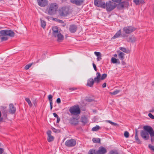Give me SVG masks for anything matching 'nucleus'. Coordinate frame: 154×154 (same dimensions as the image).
Returning a JSON list of instances; mask_svg holds the SVG:
<instances>
[{
    "instance_id": "nucleus-42",
    "label": "nucleus",
    "mask_w": 154,
    "mask_h": 154,
    "mask_svg": "<svg viewBox=\"0 0 154 154\" xmlns=\"http://www.w3.org/2000/svg\"><path fill=\"white\" fill-rule=\"evenodd\" d=\"M94 53V54L97 56V57H98V56H99L100 55H101V53L100 52H96V51H95Z\"/></svg>"
},
{
    "instance_id": "nucleus-47",
    "label": "nucleus",
    "mask_w": 154,
    "mask_h": 154,
    "mask_svg": "<svg viewBox=\"0 0 154 154\" xmlns=\"http://www.w3.org/2000/svg\"><path fill=\"white\" fill-rule=\"evenodd\" d=\"M114 2L119 3L121 1V0H112Z\"/></svg>"
},
{
    "instance_id": "nucleus-21",
    "label": "nucleus",
    "mask_w": 154,
    "mask_h": 154,
    "mask_svg": "<svg viewBox=\"0 0 154 154\" xmlns=\"http://www.w3.org/2000/svg\"><path fill=\"white\" fill-rule=\"evenodd\" d=\"M10 112L11 114L14 113L16 111V108L15 107L13 104H11L9 106Z\"/></svg>"
},
{
    "instance_id": "nucleus-7",
    "label": "nucleus",
    "mask_w": 154,
    "mask_h": 154,
    "mask_svg": "<svg viewBox=\"0 0 154 154\" xmlns=\"http://www.w3.org/2000/svg\"><path fill=\"white\" fill-rule=\"evenodd\" d=\"M76 144V142L74 139L71 138L70 140H67L65 143V145L68 147H72L74 146Z\"/></svg>"
},
{
    "instance_id": "nucleus-22",
    "label": "nucleus",
    "mask_w": 154,
    "mask_h": 154,
    "mask_svg": "<svg viewBox=\"0 0 154 154\" xmlns=\"http://www.w3.org/2000/svg\"><path fill=\"white\" fill-rule=\"evenodd\" d=\"M121 35V30H119L115 34V35L111 39H113L118 38Z\"/></svg>"
},
{
    "instance_id": "nucleus-11",
    "label": "nucleus",
    "mask_w": 154,
    "mask_h": 154,
    "mask_svg": "<svg viewBox=\"0 0 154 154\" xmlns=\"http://www.w3.org/2000/svg\"><path fill=\"white\" fill-rule=\"evenodd\" d=\"M37 2L38 5L41 7H45L48 4L47 0H37Z\"/></svg>"
},
{
    "instance_id": "nucleus-23",
    "label": "nucleus",
    "mask_w": 154,
    "mask_h": 154,
    "mask_svg": "<svg viewBox=\"0 0 154 154\" xmlns=\"http://www.w3.org/2000/svg\"><path fill=\"white\" fill-rule=\"evenodd\" d=\"M111 62L113 63L120 64V62L119 59H116L115 58L112 57L111 59Z\"/></svg>"
},
{
    "instance_id": "nucleus-60",
    "label": "nucleus",
    "mask_w": 154,
    "mask_h": 154,
    "mask_svg": "<svg viewBox=\"0 0 154 154\" xmlns=\"http://www.w3.org/2000/svg\"><path fill=\"white\" fill-rule=\"evenodd\" d=\"M118 124L116 123L113 122L112 125H114V126H116L118 125Z\"/></svg>"
},
{
    "instance_id": "nucleus-24",
    "label": "nucleus",
    "mask_w": 154,
    "mask_h": 154,
    "mask_svg": "<svg viewBox=\"0 0 154 154\" xmlns=\"http://www.w3.org/2000/svg\"><path fill=\"white\" fill-rule=\"evenodd\" d=\"M133 1L137 5L144 3V0H133Z\"/></svg>"
},
{
    "instance_id": "nucleus-14",
    "label": "nucleus",
    "mask_w": 154,
    "mask_h": 154,
    "mask_svg": "<svg viewBox=\"0 0 154 154\" xmlns=\"http://www.w3.org/2000/svg\"><path fill=\"white\" fill-rule=\"evenodd\" d=\"M51 130H49L47 132V134L48 136L47 139L48 142H51L54 140V137L51 135Z\"/></svg>"
},
{
    "instance_id": "nucleus-48",
    "label": "nucleus",
    "mask_w": 154,
    "mask_h": 154,
    "mask_svg": "<svg viewBox=\"0 0 154 154\" xmlns=\"http://www.w3.org/2000/svg\"><path fill=\"white\" fill-rule=\"evenodd\" d=\"M77 89V88H69V89L71 91H73L76 90Z\"/></svg>"
},
{
    "instance_id": "nucleus-51",
    "label": "nucleus",
    "mask_w": 154,
    "mask_h": 154,
    "mask_svg": "<svg viewBox=\"0 0 154 154\" xmlns=\"http://www.w3.org/2000/svg\"><path fill=\"white\" fill-rule=\"evenodd\" d=\"M53 116H54L55 117H56L57 118L59 117L58 116L56 113H53Z\"/></svg>"
},
{
    "instance_id": "nucleus-25",
    "label": "nucleus",
    "mask_w": 154,
    "mask_h": 154,
    "mask_svg": "<svg viewBox=\"0 0 154 154\" xmlns=\"http://www.w3.org/2000/svg\"><path fill=\"white\" fill-rule=\"evenodd\" d=\"M125 54L122 52H120L118 55L119 59L122 60H123L125 58L124 55Z\"/></svg>"
},
{
    "instance_id": "nucleus-4",
    "label": "nucleus",
    "mask_w": 154,
    "mask_h": 154,
    "mask_svg": "<svg viewBox=\"0 0 154 154\" xmlns=\"http://www.w3.org/2000/svg\"><path fill=\"white\" fill-rule=\"evenodd\" d=\"M69 9V6H65L60 8L58 11L59 15L61 17H67L70 13Z\"/></svg>"
},
{
    "instance_id": "nucleus-36",
    "label": "nucleus",
    "mask_w": 154,
    "mask_h": 154,
    "mask_svg": "<svg viewBox=\"0 0 154 154\" xmlns=\"http://www.w3.org/2000/svg\"><path fill=\"white\" fill-rule=\"evenodd\" d=\"M48 100L49 101L50 103L52 102V98L53 97H52V95L51 94H50L48 96Z\"/></svg>"
},
{
    "instance_id": "nucleus-28",
    "label": "nucleus",
    "mask_w": 154,
    "mask_h": 154,
    "mask_svg": "<svg viewBox=\"0 0 154 154\" xmlns=\"http://www.w3.org/2000/svg\"><path fill=\"white\" fill-rule=\"evenodd\" d=\"M136 41V38L134 36H132L129 37L128 41L133 43L135 42Z\"/></svg>"
},
{
    "instance_id": "nucleus-63",
    "label": "nucleus",
    "mask_w": 154,
    "mask_h": 154,
    "mask_svg": "<svg viewBox=\"0 0 154 154\" xmlns=\"http://www.w3.org/2000/svg\"><path fill=\"white\" fill-rule=\"evenodd\" d=\"M1 116H2V114H1V112L0 111V118H1Z\"/></svg>"
},
{
    "instance_id": "nucleus-58",
    "label": "nucleus",
    "mask_w": 154,
    "mask_h": 154,
    "mask_svg": "<svg viewBox=\"0 0 154 154\" xmlns=\"http://www.w3.org/2000/svg\"><path fill=\"white\" fill-rule=\"evenodd\" d=\"M137 132H138V131H137V129H136L135 130V136H138L137 135Z\"/></svg>"
},
{
    "instance_id": "nucleus-45",
    "label": "nucleus",
    "mask_w": 154,
    "mask_h": 154,
    "mask_svg": "<svg viewBox=\"0 0 154 154\" xmlns=\"http://www.w3.org/2000/svg\"><path fill=\"white\" fill-rule=\"evenodd\" d=\"M86 100L88 102H91L94 101V99L91 98H88L86 99Z\"/></svg>"
},
{
    "instance_id": "nucleus-32",
    "label": "nucleus",
    "mask_w": 154,
    "mask_h": 154,
    "mask_svg": "<svg viewBox=\"0 0 154 154\" xmlns=\"http://www.w3.org/2000/svg\"><path fill=\"white\" fill-rule=\"evenodd\" d=\"M119 50H121L123 52H124L126 53H128V51H127L126 50V48H125L121 47L119 48Z\"/></svg>"
},
{
    "instance_id": "nucleus-59",
    "label": "nucleus",
    "mask_w": 154,
    "mask_h": 154,
    "mask_svg": "<svg viewBox=\"0 0 154 154\" xmlns=\"http://www.w3.org/2000/svg\"><path fill=\"white\" fill-rule=\"evenodd\" d=\"M59 22L60 23H63V21L61 20H59Z\"/></svg>"
},
{
    "instance_id": "nucleus-15",
    "label": "nucleus",
    "mask_w": 154,
    "mask_h": 154,
    "mask_svg": "<svg viewBox=\"0 0 154 154\" xmlns=\"http://www.w3.org/2000/svg\"><path fill=\"white\" fill-rule=\"evenodd\" d=\"M96 75L97 76L94 78L93 80L94 82L98 84L99 83L100 80H101L100 79L101 74L100 72H97L96 73Z\"/></svg>"
},
{
    "instance_id": "nucleus-35",
    "label": "nucleus",
    "mask_w": 154,
    "mask_h": 154,
    "mask_svg": "<svg viewBox=\"0 0 154 154\" xmlns=\"http://www.w3.org/2000/svg\"><path fill=\"white\" fill-rule=\"evenodd\" d=\"M107 74L104 73L102 75V76L100 77V79L101 80H103L105 79L107 77Z\"/></svg>"
},
{
    "instance_id": "nucleus-2",
    "label": "nucleus",
    "mask_w": 154,
    "mask_h": 154,
    "mask_svg": "<svg viewBox=\"0 0 154 154\" xmlns=\"http://www.w3.org/2000/svg\"><path fill=\"white\" fill-rule=\"evenodd\" d=\"M0 37L2 42L7 40L8 38L6 36L13 37L15 34L14 32L11 30H3L0 31Z\"/></svg>"
},
{
    "instance_id": "nucleus-13",
    "label": "nucleus",
    "mask_w": 154,
    "mask_h": 154,
    "mask_svg": "<svg viewBox=\"0 0 154 154\" xmlns=\"http://www.w3.org/2000/svg\"><path fill=\"white\" fill-rule=\"evenodd\" d=\"M77 29V26L74 24H72L69 26V30L70 32L72 33L75 32Z\"/></svg>"
},
{
    "instance_id": "nucleus-37",
    "label": "nucleus",
    "mask_w": 154,
    "mask_h": 154,
    "mask_svg": "<svg viewBox=\"0 0 154 154\" xmlns=\"http://www.w3.org/2000/svg\"><path fill=\"white\" fill-rule=\"evenodd\" d=\"M120 91L119 90H116L113 92L111 93L110 94L112 95H116L118 94Z\"/></svg>"
},
{
    "instance_id": "nucleus-57",
    "label": "nucleus",
    "mask_w": 154,
    "mask_h": 154,
    "mask_svg": "<svg viewBox=\"0 0 154 154\" xmlns=\"http://www.w3.org/2000/svg\"><path fill=\"white\" fill-rule=\"evenodd\" d=\"M149 112H154V107H153L151 110L149 111Z\"/></svg>"
},
{
    "instance_id": "nucleus-43",
    "label": "nucleus",
    "mask_w": 154,
    "mask_h": 154,
    "mask_svg": "<svg viewBox=\"0 0 154 154\" xmlns=\"http://www.w3.org/2000/svg\"><path fill=\"white\" fill-rule=\"evenodd\" d=\"M109 154H118L117 151H112Z\"/></svg>"
},
{
    "instance_id": "nucleus-30",
    "label": "nucleus",
    "mask_w": 154,
    "mask_h": 154,
    "mask_svg": "<svg viewBox=\"0 0 154 154\" xmlns=\"http://www.w3.org/2000/svg\"><path fill=\"white\" fill-rule=\"evenodd\" d=\"M40 21L41 22V26L42 27L44 28L46 26V23L45 21L43 20L42 19H40Z\"/></svg>"
},
{
    "instance_id": "nucleus-9",
    "label": "nucleus",
    "mask_w": 154,
    "mask_h": 154,
    "mask_svg": "<svg viewBox=\"0 0 154 154\" xmlns=\"http://www.w3.org/2000/svg\"><path fill=\"white\" fill-rule=\"evenodd\" d=\"M1 112H2L3 116L2 117L0 118V122L2 121L4 119H5L7 118V113L8 112L6 107H1Z\"/></svg>"
},
{
    "instance_id": "nucleus-41",
    "label": "nucleus",
    "mask_w": 154,
    "mask_h": 154,
    "mask_svg": "<svg viewBox=\"0 0 154 154\" xmlns=\"http://www.w3.org/2000/svg\"><path fill=\"white\" fill-rule=\"evenodd\" d=\"M154 152V146H152L151 145L149 144L148 146Z\"/></svg>"
},
{
    "instance_id": "nucleus-29",
    "label": "nucleus",
    "mask_w": 154,
    "mask_h": 154,
    "mask_svg": "<svg viewBox=\"0 0 154 154\" xmlns=\"http://www.w3.org/2000/svg\"><path fill=\"white\" fill-rule=\"evenodd\" d=\"M92 140L94 143H99L100 142V140L99 138H94Z\"/></svg>"
},
{
    "instance_id": "nucleus-8",
    "label": "nucleus",
    "mask_w": 154,
    "mask_h": 154,
    "mask_svg": "<svg viewBox=\"0 0 154 154\" xmlns=\"http://www.w3.org/2000/svg\"><path fill=\"white\" fill-rule=\"evenodd\" d=\"M136 29L134 27L129 26L124 27L123 30L125 33L129 34L134 32Z\"/></svg>"
},
{
    "instance_id": "nucleus-17",
    "label": "nucleus",
    "mask_w": 154,
    "mask_h": 154,
    "mask_svg": "<svg viewBox=\"0 0 154 154\" xmlns=\"http://www.w3.org/2000/svg\"><path fill=\"white\" fill-rule=\"evenodd\" d=\"M54 36L57 38V41L58 42H61L63 40L64 38L63 35L60 32Z\"/></svg>"
},
{
    "instance_id": "nucleus-40",
    "label": "nucleus",
    "mask_w": 154,
    "mask_h": 154,
    "mask_svg": "<svg viewBox=\"0 0 154 154\" xmlns=\"http://www.w3.org/2000/svg\"><path fill=\"white\" fill-rule=\"evenodd\" d=\"M118 6L122 8H124V2H122V3H119L118 5Z\"/></svg>"
},
{
    "instance_id": "nucleus-54",
    "label": "nucleus",
    "mask_w": 154,
    "mask_h": 154,
    "mask_svg": "<svg viewBox=\"0 0 154 154\" xmlns=\"http://www.w3.org/2000/svg\"><path fill=\"white\" fill-rule=\"evenodd\" d=\"M106 83H104L103 85H102V87L103 88H105L106 87Z\"/></svg>"
},
{
    "instance_id": "nucleus-64",
    "label": "nucleus",
    "mask_w": 154,
    "mask_h": 154,
    "mask_svg": "<svg viewBox=\"0 0 154 154\" xmlns=\"http://www.w3.org/2000/svg\"><path fill=\"white\" fill-rule=\"evenodd\" d=\"M114 56L115 57H117V55L116 54H115L114 55Z\"/></svg>"
},
{
    "instance_id": "nucleus-26",
    "label": "nucleus",
    "mask_w": 154,
    "mask_h": 154,
    "mask_svg": "<svg viewBox=\"0 0 154 154\" xmlns=\"http://www.w3.org/2000/svg\"><path fill=\"white\" fill-rule=\"evenodd\" d=\"M81 122L85 125L88 122L87 118L85 116L82 117L81 118Z\"/></svg>"
},
{
    "instance_id": "nucleus-61",
    "label": "nucleus",
    "mask_w": 154,
    "mask_h": 154,
    "mask_svg": "<svg viewBox=\"0 0 154 154\" xmlns=\"http://www.w3.org/2000/svg\"><path fill=\"white\" fill-rule=\"evenodd\" d=\"M122 64L123 65H125V62H124L123 61H122Z\"/></svg>"
},
{
    "instance_id": "nucleus-50",
    "label": "nucleus",
    "mask_w": 154,
    "mask_h": 154,
    "mask_svg": "<svg viewBox=\"0 0 154 154\" xmlns=\"http://www.w3.org/2000/svg\"><path fill=\"white\" fill-rule=\"evenodd\" d=\"M93 67H94V70L95 71H97V67H96V65H95V64H94L93 63Z\"/></svg>"
},
{
    "instance_id": "nucleus-62",
    "label": "nucleus",
    "mask_w": 154,
    "mask_h": 154,
    "mask_svg": "<svg viewBox=\"0 0 154 154\" xmlns=\"http://www.w3.org/2000/svg\"><path fill=\"white\" fill-rule=\"evenodd\" d=\"M93 112L94 113H96L97 111L95 110H93Z\"/></svg>"
},
{
    "instance_id": "nucleus-53",
    "label": "nucleus",
    "mask_w": 154,
    "mask_h": 154,
    "mask_svg": "<svg viewBox=\"0 0 154 154\" xmlns=\"http://www.w3.org/2000/svg\"><path fill=\"white\" fill-rule=\"evenodd\" d=\"M4 150L2 148H0V154H2Z\"/></svg>"
},
{
    "instance_id": "nucleus-16",
    "label": "nucleus",
    "mask_w": 154,
    "mask_h": 154,
    "mask_svg": "<svg viewBox=\"0 0 154 154\" xmlns=\"http://www.w3.org/2000/svg\"><path fill=\"white\" fill-rule=\"evenodd\" d=\"M70 1L73 4L80 6L82 4L84 1L83 0H70Z\"/></svg>"
},
{
    "instance_id": "nucleus-55",
    "label": "nucleus",
    "mask_w": 154,
    "mask_h": 154,
    "mask_svg": "<svg viewBox=\"0 0 154 154\" xmlns=\"http://www.w3.org/2000/svg\"><path fill=\"white\" fill-rule=\"evenodd\" d=\"M60 121V118L59 117L57 118V123H58Z\"/></svg>"
},
{
    "instance_id": "nucleus-27",
    "label": "nucleus",
    "mask_w": 154,
    "mask_h": 154,
    "mask_svg": "<svg viewBox=\"0 0 154 154\" xmlns=\"http://www.w3.org/2000/svg\"><path fill=\"white\" fill-rule=\"evenodd\" d=\"M88 154H98L97 150L94 149H90L88 152Z\"/></svg>"
},
{
    "instance_id": "nucleus-34",
    "label": "nucleus",
    "mask_w": 154,
    "mask_h": 154,
    "mask_svg": "<svg viewBox=\"0 0 154 154\" xmlns=\"http://www.w3.org/2000/svg\"><path fill=\"white\" fill-rule=\"evenodd\" d=\"M135 138L136 141V142L137 143H141V142L140 140V139H139L138 136H135Z\"/></svg>"
},
{
    "instance_id": "nucleus-39",
    "label": "nucleus",
    "mask_w": 154,
    "mask_h": 154,
    "mask_svg": "<svg viewBox=\"0 0 154 154\" xmlns=\"http://www.w3.org/2000/svg\"><path fill=\"white\" fill-rule=\"evenodd\" d=\"M124 135L126 138H128L129 136V133L127 131H125L124 132Z\"/></svg>"
},
{
    "instance_id": "nucleus-38",
    "label": "nucleus",
    "mask_w": 154,
    "mask_h": 154,
    "mask_svg": "<svg viewBox=\"0 0 154 154\" xmlns=\"http://www.w3.org/2000/svg\"><path fill=\"white\" fill-rule=\"evenodd\" d=\"M32 65V63L26 65L25 67V69L26 70L28 69Z\"/></svg>"
},
{
    "instance_id": "nucleus-31",
    "label": "nucleus",
    "mask_w": 154,
    "mask_h": 154,
    "mask_svg": "<svg viewBox=\"0 0 154 154\" xmlns=\"http://www.w3.org/2000/svg\"><path fill=\"white\" fill-rule=\"evenodd\" d=\"M100 127L98 125H96L95 127H93L92 129V130L93 131H96L100 129Z\"/></svg>"
},
{
    "instance_id": "nucleus-49",
    "label": "nucleus",
    "mask_w": 154,
    "mask_h": 154,
    "mask_svg": "<svg viewBox=\"0 0 154 154\" xmlns=\"http://www.w3.org/2000/svg\"><path fill=\"white\" fill-rule=\"evenodd\" d=\"M97 57V61H100L102 59V58L101 57V55H100L99 56Z\"/></svg>"
},
{
    "instance_id": "nucleus-46",
    "label": "nucleus",
    "mask_w": 154,
    "mask_h": 154,
    "mask_svg": "<svg viewBox=\"0 0 154 154\" xmlns=\"http://www.w3.org/2000/svg\"><path fill=\"white\" fill-rule=\"evenodd\" d=\"M56 102L57 103H61V100L60 98H57V100Z\"/></svg>"
},
{
    "instance_id": "nucleus-3",
    "label": "nucleus",
    "mask_w": 154,
    "mask_h": 154,
    "mask_svg": "<svg viewBox=\"0 0 154 154\" xmlns=\"http://www.w3.org/2000/svg\"><path fill=\"white\" fill-rule=\"evenodd\" d=\"M58 8V6L57 3H51L49 4L47 9V13L49 15L55 14L56 13Z\"/></svg>"
},
{
    "instance_id": "nucleus-1",
    "label": "nucleus",
    "mask_w": 154,
    "mask_h": 154,
    "mask_svg": "<svg viewBox=\"0 0 154 154\" xmlns=\"http://www.w3.org/2000/svg\"><path fill=\"white\" fill-rule=\"evenodd\" d=\"M144 130H142L140 135L145 140H147L149 138V134L150 135L152 142H154V131L150 126H144L143 127Z\"/></svg>"
},
{
    "instance_id": "nucleus-20",
    "label": "nucleus",
    "mask_w": 154,
    "mask_h": 154,
    "mask_svg": "<svg viewBox=\"0 0 154 154\" xmlns=\"http://www.w3.org/2000/svg\"><path fill=\"white\" fill-rule=\"evenodd\" d=\"M69 123L72 125H74L78 124V122L77 120L74 118H70L69 120Z\"/></svg>"
},
{
    "instance_id": "nucleus-12",
    "label": "nucleus",
    "mask_w": 154,
    "mask_h": 154,
    "mask_svg": "<svg viewBox=\"0 0 154 154\" xmlns=\"http://www.w3.org/2000/svg\"><path fill=\"white\" fill-rule=\"evenodd\" d=\"M98 154H106L107 152V149L103 146H100L97 150Z\"/></svg>"
},
{
    "instance_id": "nucleus-19",
    "label": "nucleus",
    "mask_w": 154,
    "mask_h": 154,
    "mask_svg": "<svg viewBox=\"0 0 154 154\" xmlns=\"http://www.w3.org/2000/svg\"><path fill=\"white\" fill-rule=\"evenodd\" d=\"M94 83L93 79L92 78H90L88 80L87 85L92 87L93 86Z\"/></svg>"
},
{
    "instance_id": "nucleus-5",
    "label": "nucleus",
    "mask_w": 154,
    "mask_h": 154,
    "mask_svg": "<svg viewBox=\"0 0 154 154\" xmlns=\"http://www.w3.org/2000/svg\"><path fill=\"white\" fill-rule=\"evenodd\" d=\"M69 110L71 114L74 115L79 114L81 112L80 109L78 105H74L70 107Z\"/></svg>"
},
{
    "instance_id": "nucleus-56",
    "label": "nucleus",
    "mask_w": 154,
    "mask_h": 154,
    "mask_svg": "<svg viewBox=\"0 0 154 154\" xmlns=\"http://www.w3.org/2000/svg\"><path fill=\"white\" fill-rule=\"evenodd\" d=\"M107 122L110 123V124H111L112 125H113V122L110 121V120H107Z\"/></svg>"
},
{
    "instance_id": "nucleus-44",
    "label": "nucleus",
    "mask_w": 154,
    "mask_h": 154,
    "mask_svg": "<svg viewBox=\"0 0 154 154\" xmlns=\"http://www.w3.org/2000/svg\"><path fill=\"white\" fill-rule=\"evenodd\" d=\"M148 116L150 118H151L152 119H154V116L153 115H152L151 113H149L148 114Z\"/></svg>"
},
{
    "instance_id": "nucleus-6",
    "label": "nucleus",
    "mask_w": 154,
    "mask_h": 154,
    "mask_svg": "<svg viewBox=\"0 0 154 154\" xmlns=\"http://www.w3.org/2000/svg\"><path fill=\"white\" fill-rule=\"evenodd\" d=\"M116 5L111 1L107 2L105 4V8L108 11H110L116 7Z\"/></svg>"
},
{
    "instance_id": "nucleus-33",
    "label": "nucleus",
    "mask_w": 154,
    "mask_h": 154,
    "mask_svg": "<svg viewBox=\"0 0 154 154\" xmlns=\"http://www.w3.org/2000/svg\"><path fill=\"white\" fill-rule=\"evenodd\" d=\"M26 101L28 103L29 105L30 106H32V103L29 100V98H26L25 99Z\"/></svg>"
},
{
    "instance_id": "nucleus-52",
    "label": "nucleus",
    "mask_w": 154,
    "mask_h": 154,
    "mask_svg": "<svg viewBox=\"0 0 154 154\" xmlns=\"http://www.w3.org/2000/svg\"><path fill=\"white\" fill-rule=\"evenodd\" d=\"M50 109L51 110H52L53 108V103L52 102L50 103Z\"/></svg>"
},
{
    "instance_id": "nucleus-10",
    "label": "nucleus",
    "mask_w": 154,
    "mask_h": 154,
    "mask_svg": "<svg viewBox=\"0 0 154 154\" xmlns=\"http://www.w3.org/2000/svg\"><path fill=\"white\" fill-rule=\"evenodd\" d=\"M101 1V0H94V4L97 7L105 8V2H102Z\"/></svg>"
},
{
    "instance_id": "nucleus-18",
    "label": "nucleus",
    "mask_w": 154,
    "mask_h": 154,
    "mask_svg": "<svg viewBox=\"0 0 154 154\" xmlns=\"http://www.w3.org/2000/svg\"><path fill=\"white\" fill-rule=\"evenodd\" d=\"M52 30L53 31V35L54 36L60 32H59L58 27L57 26H55L52 27Z\"/></svg>"
}]
</instances>
